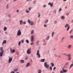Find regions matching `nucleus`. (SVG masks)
<instances>
[{
	"label": "nucleus",
	"instance_id": "0e129e2a",
	"mask_svg": "<svg viewBox=\"0 0 73 73\" xmlns=\"http://www.w3.org/2000/svg\"><path fill=\"white\" fill-rule=\"evenodd\" d=\"M69 13H67L66 14V15H69Z\"/></svg>",
	"mask_w": 73,
	"mask_h": 73
},
{
	"label": "nucleus",
	"instance_id": "5fc2aeb1",
	"mask_svg": "<svg viewBox=\"0 0 73 73\" xmlns=\"http://www.w3.org/2000/svg\"><path fill=\"white\" fill-rule=\"evenodd\" d=\"M23 23L24 24H26V22H24Z\"/></svg>",
	"mask_w": 73,
	"mask_h": 73
},
{
	"label": "nucleus",
	"instance_id": "0eeeda50",
	"mask_svg": "<svg viewBox=\"0 0 73 73\" xmlns=\"http://www.w3.org/2000/svg\"><path fill=\"white\" fill-rule=\"evenodd\" d=\"M34 40V36L32 35L31 37V42H33Z\"/></svg>",
	"mask_w": 73,
	"mask_h": 73
},
{
	"label": "nucleus",
	"instance_id": "a19ab883",
	"mask_svg": "<svg viewBox=\"0 0 73 73\" xmlns=\"http://www.w3.org/2000/svg\"><path fill=\"white\" fill-rule=\"evenodd\" d=\"M31 45H34V43H33V42H32L31 43Z\"/></svg>",
	"mask_w": 73,
	"mask_h": 73
},
{
	"label": "nucleus",
	"instance_id": "a211bd4d",
	"mask_svg": "<svg viewBox=\"0 0 73 73\" xmlns=\"http://www.w3.org/2000/svg\"><path fill=\"white\" fill-rule=\"evenodd\" d=\"M20 25H22V24H23V21L22 20H21L19 21Z\"/></svg>",
	"mask_w": 73,
	"mask_h": 73
},
{
	"label": "nucleus",
	"instance_id": "9d476101",
	"mask_svg": "<svg viewBox=\"0 0 73 73\" xmlns=\"http://www.w3.org/2000/svg\"><path fill=\"white\" fill-rule=\"evenodd\" d=\"M30 66V63L28 62L26 64V68H28V66Z\"/></svg>",
	"mask_w": 73,
	"mask_h": 73
},
{
	"label": "nucleus",
	"instance_id": "09e8293b",
	"mask_svg": "<svg viewBox=\"0 0 73 73\" xmlns=\"http://www.w3.org/2000/svg\"><path fill=\"white\" fill-rule=\"evenodd\" d=\"M17 55H19V52H17Z\"/></svg>",
	"mask_w": 73,
	"mask_h": 73
},
{
	"label": "nucleus",
	"instance_id": "7c9ffc66",
	"mask_svg": "<svg viewBox=\"0 0 73 73\" xmlns=\"http://www.w3.org/2000/svg\"><path fill=\"white\" fill-rule=\"evenodd\" d=\"M48 22V20H46L44 21V23H47Z\"/></svg>",
	"mask_w": 73,
	"mask_h": 73
},
{
	"label": "nucleus",
	"instance_id": "7ed1b4c3",
	"mask_svg": "<svg viewBox=\"0 0 73 73\" xmlns=\"http://www.w3.org/2000/svg\"><path fill=\"white\" fill-rule=\"evenodd\" d=\"M31 48H29L27 51V54H31Z\"/></svg>",
	"mask_w": 73,
	"mask_h": 73
},
{
	"label": "nucleus",
	"instance_id": "2f4dec72",
	"mask_svg": "<svg viewBox=\"0 0 73 73\" xmlns=\"http://www.w3.org/2000/svg\"><path fill=\"white\" fill-rule=\"evenodd\" d=\"M70 37L71 38H73V35H70Z\"/></svg>",
	"mask_w": 73,
	"mask_h": 73
},
{
	"label": "nucleus",
	"instance_id": "69168bd1",
	"mask_svg": "<svg viewBox=\"0 0 73 73\" xmlns=\"http://www.w3.org/2000/svg\"><path fill=\"white\" fill-rule=\"evenodd\" d=\"M19 11L18 10H17V12H19Z\"/></svg>",
	"mask_w": 73,
	"mask_h": 73
},
{
	"label": "nucleus",
	"instance_id": "423d86ee",
	"mask_svg": "<svg viewBox=\"0 0 73 73\" xmlns=\"http://www.w3.org/2000/svg\"><path fill=\"white\" fill-rule=\"evenodd\" d=\"M68 60L69 61H70V60L72 59V58H71V55L69 54L68 55Z\"/></svg>",
	"mask_w": 73,
	"mask_h": 73
},
{
	"label": "nucleus",
	"instance_id": "c85d7f7f",
	"mask_svg": "<svg viewBox=\"0 0 73 73\" xmlns=\"http://www.w3.org/2000/svg\"><path fill=\"white\" fill-rule=\"evenodd\" d=\"M25 11L26 13H28L29 12V11L28 10V9H26L25 10Z\"/></svg>",
	"mask_w": 73,
	"mask_h": 73
},
{
	"label": "nucleus",
	"instance_id": "4be33fe9",
	"mask_svg": "<svg viewBox=\"0 0 73 73\" xmlns=\"http://www.w3.org/2000/svg\"><path fill=\"white\" fill-rule=\"evenodd\" d=\"M7 27H5L3 29V30L4 31H6L7 30Z\"/></svg>",
	"mask_w": 73,
	"mask_h": 73
},
{
	"label": "nucleus",
	"instance_id": "ea45409f",
	"mask_svg": "<svg viewBox=\"0 0 73 73\" xmlns=\"http://www.w3.org/2000/svg\"><path fill=\"white\" fill-rule=\"evenodd\" d=\"M62 10V9H61V8H60L59 10V12H60Z\"/></svg>",
	"mask_w": 73,
	"mask_h": 73
},
{
	"label": "nucleus",
	"instance_id": "680f3d73",
	"mask_svg": "<svg viewBox=\"0 0 73 73\" xmlns=\"http://www.w3.org/2000/svg\"><path fill=\"white\" fill-rule=\"evenodd\" d=\"M51 4V3L50 2L48 4V5H50Z\"/></svg>",
	"mask_w": 73,
	"mask_h": 73
},
{
	"label": "nucleus",
	"instance_id": "1a4fd4ad",
	"mask_svg": "<svg viewBox=\"0 0 73 73\" xmlns=\"http://www.w3.org/2000/svg\"><path fill=\"white\" fill-rule=\"evenodd\" d=\"M12 58H9V63L10 64V63L12 62Z\"/></svg>",
	"mask_w": 73,
	"mask_h": 73
},
{
	"label": "nucleus",
	"instance_id": "f257e3e1",
	"mask_svg": "<svg viewBox=\"0 0 73 73\" xmlns=\"http://www.w3.org/2000/svg\"><path fill=\"white\" fill-rule=\"evenodd\" d=\"M44 67H45L46 68H47V69H48V68H49V64H47V62H45L44 63Z\"/></svg>",
	"mask_w": 73,
	"mask_h": 73
},
{
	"label": "nucleus",
	"instance_id": "e433bc0d",
	"mask_svg": "<svg viewBox=\"0 0 73 73\" xmlns=\"http://www.w3.org/2000/svg\"><path fill=\"white\" fill-rule=\"evenodd\" d=\"M60 73H64V71L63 70H61L60 72Z\"/></svg>",
	"mask_w": 73,
	"mask_h": 73
},
{
	"label": "nucleus",
	"instance_id": "2eb2a0df",
	"mask_svg": "<svg viewBox=\"0 0 73 73\" xmlns=\"http://www.w3.org/2000/svg\"><path fill=\"white\" fill-rule=\"evenodd\" d=\"M3 52H0V57H2V56H3Z\"/></svg>",
	"mask_w": 73,
	"mask_h": 73
},
{
	"label": "nucleus",
	"instance_id": "79ce46f5",
	"mask_svg": "<svg viewBox=\"0 0 73 73\" xmlns=\"http://www.w3.org/2000/svg\"><path fill=\"white\" fill-rule=\"evenodd\" d=\"M31 9H32V7H30L29 8V11H30V10H31Z\"/></svg>",
	"mask_w": 73,
	"mask_h": 73
},
{
	"label": "nucleus",
	"instance_id": "338daca9",
	"mask_svg": "<svg viewBox=\"0 0 73 73\" xmlns=\"http://www.w3.org/2000/svg\"><path fill=\"white\" fill-rule=\"evenodd\" d=\"M5 34H7V35H8V34L7 33V32H5Z\"/></svg>",
	"mask_w": 73,
	"mask_h": 73
},
{
	"label": "nucleus",
	"instance_id": "37998d69",
	"mask_svg": "<svg viewBox=\"0 0 73 73\" xmlns=\"http://www.w3.org/2000/svg\"><path fill=\"white\" fill-rule=\"evenodd\" d=\"M8 17H11V14H9L8 15Z\"/></svg>",
	"mask_w": 73,
	"mask_h": 73
},
{
	"label": "nucleus",
	"instance_id": "bb28decb",
	"mask_svg": "<svg viewBox=\"0 0 73 73\" xmlns=\"http://www.w3.org/2000/svg\"><path fill=\"white\" fill-rule=\"evenodd\" d=\"M61 19L62 20H64V19H65V17H64V16H62L61 17Z\"/></svg>",
	"mask_w": 73,
	"mask_h": 73
},
{
	"label": "nucleus",
	"instance_id": "72a5a7b5",
	"mask_svg": "<svg viewBox=\"0 0 73 73\" xmlns=\"http://www.w3.org/2000/svg\"><path fill=\"white\" fill-rule=\"evenodd\" d=\"M17 70V69L16 68H15L14 70V72H16Z\"/></svg>",
	"mask_w": 73,
	"mask_h": 73
},
{
	"label": "nucleus",
	"instance_id": "4c0bfd02",
	"mask_svg": "<svg viewBox=\"0 0 73 73\" xmlns=\"http://www.w3.org/2000/svg\"><path fill=\"white\" fill-rule=\"evenodd\" d=\"M50 70H52V66H50Z\"/></svg>",
	"mask_w": 73,
	"mask_h": 73
},
{
	"label": "nucleus",
	"instance_id": "e2e57ef3",
	"mask_svg": "<svg viewBox=\"0 0 73 73\" xmlns=\"http://www.w3.org/2000/svg\"><path fill=\"white\" fill-rule=\"evenodd\" d=\"M46 43H44V44H43V45H46Z\"/></svg>",
	"mask_w": 73,
	"mask_h": 73
},
{
	"label": "nucleus",
	"instance_id": "13d9d810",
	"mask_svg": "<svg viewBox=\"0 0 73 73\" xmlns=\"http://www.w3.org/2000/svg\"><path fill=\"white\" fill-rule=\"evenodd\" d=\"M11 73H15V72H14V71H12L11 72Z\"/></svg>",
	"mask_w": 73,
	"mask_h": 73
},
{
	"label": "nucleus",
	"instance_id": "f8f14e48",
	"mask_svg": "<svg viewBox=\"0 0 73 73\" xmlns=\"http://www.w3.org/2000/svg\"><path fill=\"white\" fill-rule=\"evenodd\" d=\"M31 25H34V23L33 22L31 21V22L29 23Z\"/></svg>",
	"mask_w": 73,
	"mask_h": 73
},
{
	"label": "nucleus",
	"instance_id": "9b49d317",
	"mask_svg": "<svg viewBox=\"0 0 73 73\" xmlns=\"http://www.w3.org/2000/svg\"><path fill=\"white\" fill-rule=\"evenodd\" d=\"M62 70L63 71V72L64 73H66L68 72V70H64V68H62Z\"/></svg>",
	"mask_w": 73,
	"mask_h": 73
},
{
	"label": "nucleus",
	"instance_id": "c03bdc74",
	"mask_svg": "<svg viewBox=\"0 0 73 73\" xmlns=\"http://www.w3.org/2000/svg\"><path fill=\"white\" fill-rule=\"evenodd\" d=\"M25 59L26 60H27L28 59V57L26 56V57H25Z\"/></svg>",
	"mask_w": 73,
	"mask_h": 73
},
{
	"label": "nucleus",
	"instance_id": "c756f323",
	"mask_svg": "<svg viewBox=\"0 0 73 73\" xmlns=\"http://www.w3.org/2000/svg\"><path fill=\"white\" fill-rule=\"evenodd\" d=\"M26 42L27 43V44H28L29 43V40L28 39H27L26 40Z\"/></svg>",
	"mask_w": 73,
	"mask_h": 73
},
{
	"label": "nucleus",
	"instance_id": "c9c22d12",
	"mask_svg": "<svg viewBox=\"0 0 73 73\" xmlns=\"http://www.w3.org/2000/svg\"><path fill=\"white\" fill-rule=\"evenodd\" d=\"M28 23H30L31 22V21H30V20H29V19H28Z\"/></svg>",
	"mask_w": 73,
	"mask_h": 73
},
{
	"label": "nucleus",
	"instance_id": "774afa93",
	"mask_svg": "<svg viewBox=\"0 0 73 73\" xmlns=\"http://www.w3.org/2000/svg\"><path fill=\"white\" fill-rule=\"evenodd\" d=\"M33 3H34V4H35V3H36V1H34L33 2Z\"/></svg>",
	"mask_w": 73,
	"mask_h": 73
},
{
	"label": "nucleus",
	"instance_id": "20e7f679",
	"mask_svg": "<svg viewBox=\"0 0 73 73\" xmlns=\"http://www.w3.org/2000/svg\"><path fill=\"white\" fill-rule=\"evenodd\" d=\"M36 55H37V56H38V58H40L41 56H40V53H39V50H37V53H36Z\"/></svg>",
	"mask_w": 73,
	"mask_h": 73
},
{
	"label": "nucleus",
	"instance_id": "f03ea898",
	"mask_svg": "<svg viewBox=\"0 0 73 73\" xmlns=\"http://www.w3.org/2000/svg\"><path fill=\"white\" fill-rule=\"evenodd\" d=\"M65 28L68 27L67 29V31H68L69 30V29H70V26L68 24H66L65 26Z\"/></svg>",
	"mask_w": 73,
	"mask_h": 73
},
{
	"label": "nucleus",
	"instance_id": "ddd939ff",
	"mask_svg": "<svg viewBox=\"0 0 73 73\" xmlns=\"http://www.w3.org/2000/svg\"><path fill=\"white\" fill-rule=\"evenodd\" d=\"M0 50L1 51V52H4V50H3V48L1 47L0 48Z\"/></svg>",
	"mask_w": 73,
	"mask_h": 73
},
{
	"label": "nucleus",
	"instance_id": "412c9836",
	"mask_svg": "<svg viewBox=\"0 0 73 73\" xmlns=\"http://www.w3.org/2000/svg\"><path fill=\"white\" fill-rule=\"evenodd\" d=\"M73 64H72L70 65V66L69 67V69H70V68H72L73 67Z\"/></svg>",
	"mask_w": 73,
	"mask_h": 73
},
{
	"label": "nucleus",
	"instance_id": "39448f33",
	"mask_svg": "<svg viewBox=\"0 0 73 73\" xmlns=\"http://www.w3.org/2000/svg\"><path fill=\"white\" fill-rule=\"evenodd\" d=\"M17 35L18 36H20L21 35V32L20 30H19L17 32Z\"/></svg>",
	"mask_w": 73,
	"mask_h": 73
},
{
	"label": "nucleus",
	"instance_id": "cd10ccee",
	"mask_svg": "<svg viewBox=\"0 0 73 73\" xmlns=\"http://www.w3.org/2000/svg\"><path fill=\"white\" fill-rule=\"evenodd\" d=\"M46 39L47 40H48L49 39V36H48L47 37Z\"/></svg>",
	"mask_w": 73,
	"mask_h": 73
},
{
	"label": "nucleus",
	"instance_id": "052dcab7",
	"mask_svg": "<svg viewBox=\"0 0 73 73\" xmlns=\"http://www.w3.org/2000/svg\"><path fill=\"white\" fill-rule=\"evenodd\" d=\"M46 7V5H44L43 6V7Z\"/></svg>",
	"mask_w": 73,
	"mask_h": 73
},
{
	"label": "nucleus",
	"instance_id": "b1692460",
	"mask_svg": "<svg viewBox=\"0 0 73 73\" xmlns=\"http://www.w3.org/2000/svg\"><path fill=\"white\" fill-rule=\"evenodd\" d=\"M51 64L52 67H53V66H54V63H51Z\"/></svg>",
	"mask_w": 73,
	"mask_h": 73
},
{
	"label": "nucleus",
	"instance_id": "dca6fc26",
	"mask_svg": "<svg viewBox=\"0 0 73 73\" xmlns=\"http://www.w3.org/2000/svg\"><path fill=\"white\" fill-rule=\"evenodd\" d=\"M45 59H42L40 61L42 62H44V61H45Z\"/></svg>",
	"mask_w": 73,
	"mask_h": 73
},
{
	"label": "nucleus",
	"instance_id": "6e6552de",
	"mask_svg": "<svg viewBox=\"0 0 73 73\" xmlns=\"http://www.w3.org/2000/svg\"><path fill=\"white\" fill-rule=\"evenodd\" d=\"M10 52L11 53H15V50H12V48H10Z\"/></svg>",
	"mask_w": 73,
	"mask_h": 73
},
{
	"label": "nucleus",
	"instance_id": "6e6d98bb",
	"mask_svg": "<svg viewBox=\"0 0 73 73\" xmlns=\"http://www.w3.org/2000/svg\"><path fill=\"white\" fill-rule=\"evenodd\" d=\"M17 1V0H13V2H15Z\"/></svg>",
	"mask_w": 73,
	"mask_h": 73
},
{
	"label": "nucleus",
	"instance_id": "393cba45",
	"mask_svg": "<svg viewBox=\"0 0 73 73\" xmlns=\"http://www.w3.org/2000/svg\"><path fill=\"white\" fill-rule=\"evenodd\" d=\"M6 7L7 9H8V8H9V4H7V5Z\"/></svg>",
	"mask_w": 73,
	"mask_h": 73
},
{
	"label": "nucleus",
	"instance_id": "aec40b11",
	"mask_svg": "<svg viewBox=\"0 0 73 73\" xmlns=\"http://www.w3.org/2000/svg\"><path fill=\"white\" fill-rule=\"evenodd\" d=\"M42 70H41L40 69L38 70V73H41V72Z\"/></svg>",
	"mask_w": 73,
	"mask_h": 73
},
{
	"label": "nucleus",
	"instance_id": "6ab92c4d",
	"mask_svg": "<svg viewBox=\"0 0 73 73\" xmlns=\"http://www.w3.org/2000/svg\"><path fill=\"white\" fill-rule=\"evenodd\" d=\"M54 32H53L52 33V37H53V36H54Z\"/></svg>",
	"mask_w": 73,
	"mask_h": 73
},
{
	"label": "nucleus",
	"instance_id": "58836bf2",
	"mask_svg": "<svg viewBox=\"0 0 73 73\" xmlns=\"http://www.w3.org/2000/svg\"><path fill=\"white\" fill-rule=\"evenodd\" d=\"M38 17H40V13H38Z\"/></svg>",
	"mask_w": 73,
	"mask_h": 73
},
{
	"label": "nucleus",
	"instance_id": "5701e85b",
	"mask_svg": "<svg viewBox=\"0 0 73 73\" xmlns=\"http://www.w3.org/2000/svg\"><path fill=\"white\" fill-rule=\"evenodd\" d=\"M34 30H32L31 31V35H33L34 33Z\"/></svg>",
	"mask_w": 73,
	"mask_h": 73
},
{
	"label": "nucleus",
	"instance_id": "603ef678",
	"mask_svg": "<svg viewBox=\"0 0 73 73\" xmlns=\"http://www.w3.org/2000/svg\"><path fill=\"white\" fill-rule=\"evenodd\" d=\"M54 56L55 57H57V54H54Z\"/></svg>",
	"mask_w": 73,
	"mask_h": 73
},
{
	"label": "nucleus",
	"instance_id": "4d7b16f0",
	"mask_svg": "<svg viewBox=\"0 0 73 73\" xmlns=\"http://www.w3.org/2000/svg\"><path fill=\"white\" fill-rule=\"evenodd\" d=\"M65 38V37H63V38L62 39V41L63 40V39H64V38Z\"/></svg>",
	"mask_w": 73,
	"mask_h": 73
},
{
	"label": "nucleus",
	"instance_id": "bf43d9fd",
	"mask_svg": "<svg viewBox=\"0 0 73 73\" xmlns=\"http://www.w3.org/2000/svg\"><path fill=\"white\" fill-rule=\"evenodd\" d=\"M38 42H39V41H37V42H36L37 44H38Z\"/></svg>",
	"mask_w": 73,
	"mask_h": 73
},
{
	"label": "nucleus",
	"instance_id": "3c124183",
	"mask_svg": "<svg viewBox=\"0 0 73 73\" xmlns=\"http://www.w3.org/2000/svg\"><path fill=\"white\" fill-rule=\"evenodd\" d=\"M24 40H21V42H22V43H24Z\"/></svg>",
	"mask_w": 73,
	"mask_h": 73
},
{
	"label": "nucleus",
	"instance_id": "4468645a",
	"mask_svg": "<svg viewBox=\"0 0 73 73\" xmlns=\"http://www.w3.org/2000/svg\"><path fill=\"white\" fill-rule=\"evenodd\" d=\"M71 46H72V45L70 44L68 45V46L67 47V48H68V49H70L71 48Z\"/></svg>",
	"mask_w": 73,
	"mask_h": 73
},
{
	"label": "nucleus",
	"instance_id": "f3484780",
	"mask_svg": "<svg viewBox=\"0 0 73 73\" xmlns=\"http://www.w3.org/2000/svg\"><path fill=\"white\" fill-rule=\"evenodd\" d=\"M6 42H7V41L5 40H4L2 42L3 44H6Z\"/></svg>",
	"mask_w": 73,
	"mask_h": 73
},
{
	"label": "nucleus",
	"instance_id": "8fccbe9b",
	"mask_svg": "<svg viewBox=\"0 0 73 73\" xmlns=\"http://www.w3.org/2000/svg\"><path fill=\"white\" fill-rule=\"evenodd\" d=\"M56 69V67H54L53 68V70H55Z\"/></svg>",
	"mask_w": 73,
	"mask_h": 73
},
{
	"label": "nucleus",
	"instance_id": "f704fd0d",
	"mask_svg": "<svg viewBox=\"0 0 73 73\" xmlns=\"http://www.w3.org/2000/svg\"><path fill=\"white\" fill-rule=\"evenodd\" d=\"M72 32H73V30H71L69 32L70 34L72 33Z\"/></svg>",
	"mask_w": 73,
	"mask_h": 73
},
{
	"label": "nucleus",
	"instance_id": "473e14b6",
	"mask_svg": "<svg viewBox=\"0 0 73 73\" xmlns=\"http://www.w3.org/2000/svg\"><path fill=\"white\" fill-rule=\"evenodd\" d=\"M53 3H51V4L50 5V7H53Z\"/></svg>",
	"mask_w": 73,
	"mask_h": 73
},
{
	"label": "nucleus",
	"instance_id": "a878e982",
	"mask_svg": "<svg viewBox=\"0 0 73 73\" xmlns=\"http://www.w3.org/2000/svg\"><path fill=\"white\" fill-rule=\"evenodd\" d=\"M20 61L21 63H24V60H21Z\"/></svg>",
	"mask_w": 73,
	"mask_h": 73
},
{
	"label": "nucleus",
	"instance_id": "864d4df0",
	"mask_svg": "<svg viewBox=\"0 0 73 73\" xmlns=\"http://www.w3.org/2000/svg\"><path fill=\"white\" fill-rule=\"evenodd\" d=\"M54 24H57V21H55L54 22Z\"/></svg>",
	"mask_w": 73,
	"mask_h": 73
},
{
	"label": "nucleus",
	"instance_id": "a18cd8bd",
	"mask_svg": "<svg viewBox=\"0 0 73 73\" xmlns=\"http://www.w3.org/2000/svg\"><path fill=\"white\" fill-rule=\"evenodd\" d=\"M44 27H47V26H46V24H45L44 25Z\"/></svg>",
	"mask_w": 73,
	"mask_h": 73
},
{
	"label": "nucleus",
	"instance_id": "49530a36",
	"mask_svg": "<svg viewBox=\"0 0 73 73\" xmlns=\"http://www.w3.org/2000/svg\"><path fill=\"white\" fill-rule=\"evenodd\" d=\"M68 64H69V63L68 62H67L66 63V65H68Z\"/></svg>",
	"mask_w": 73,
	"mask_h": 73
},
{
	"label": "nucleus",
	"instance_id": "de8ad7c7",
	"mask_svg": "<svg viewBox=\"0 0 73 73\" xmlns=\"http://www.w3.org/2000/svg\"><path fill=\"white\" fill-rule=\"evenodd\" d=\"M21 44V42L19 41V42L18 45H20V44Z\"/></svg>",
	"mask_w": 73,
	"mask_h": 73
}]
</instances>
